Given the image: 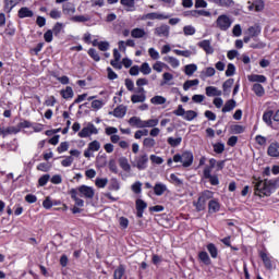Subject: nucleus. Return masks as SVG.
<instances>
[{
	"mask_svg": "<svg viewBox=\"0 0 279 279\" xmlns=\"http://www.w3.org/2000/svg\"><path fill=\"white\" fill-rule=\"evenodd\" d=\"M191 14L192 16H206V17L213 16L210 11H206V10H194L191 12Z\"/></svg>",
	"mask_w": 279,
	"mask_h": 279,
	"instance_id": "obj_44",
	"label": "nucleus"
},
{
	"mask_svg": "<svg viewBox=\"0 0 279 279\" xmlns=\"http://www.w3.org/2000/svg\"><path fill=\"white\" fill-rule=\"evenodd\" d=\"M253 5L256 12H263L265 10V0H255Z\"/></svg>",
	"mask_w": 279,
	"mask_h": 279,
	"instance_id": "obj_54",
	"label": "nucleus"
},
{
	"mask_svg": "<svg viewBox=\"0 0 279 279\" xmlns=\"http://www.w3.org/2000/svg\"><path fill=\"white\" fill-rule=\"evenodd\" d=\"M87 148H88V151H99V149H101V143L95 140L88 144Z\"/></svg>",
	"mask_w": 279,
	"mask_h": 279,
	"instance_id": "obj_43",
	"label": "nucleus"
},
{
	"mask_svg": "<svg viewBox=\"0 0 279 279\" xmlns=\"http://www.w3.org/2000/svg\"><path fill=\"white\" fill-rule=\"evenodd\" d=\"M143 145L144 147H146L147 149H151L153 147H156V140L151 138V137H146L143 141Z\"/></svg>",
	"mask_w": 279,
	"mask_h": 279,
	"instance_id": "obj_47",
	"label": "nucleus"
},
{
	"mask_svg": "<svg viewBox=\"0 0 279 279\" xmlns=\"http://www.w3.org/2000/svg\"><path fill=\"white\" fill-rule=\"evenodd\" d=\"M198 259L204 265H213V260L210 259V256L208 255V253L206 251H202L198 253Z\"/></svg>",
	"mask_w": 279,
	"mask_h": 279,
	"instance_id": "obj_24",
	"label": "nucleus"
},
{
	"mask_svg": "<svg viewBox=\"0 0 279 279\" xmlns=\"http://www.w3.org/2000/svg\"><path fill=\"white\" fill-rule=\"evenodd\" d=\"M235 73H236V66H234L233 63H229L226 70V76L232 77V75H234Z\"/></svg>",
	"mask_w": 279,
	"mask_h": 279,
	"instance_id": "obj_51",
	"label": "nucleus"
},
{
	"mask_svg": "<svg viewBox=\"0 0 279 279\" xmlns=\"http://www.w3.org/2000/svg\"><path fill=\"white\" fill-rule=\"evenodd\" d=\"M199 85V80H189L183 84V90H189L192 88V86H198Z\"/></svg>",
	"mask_w": 279,
	"mask_h": 279,
	"instance_id": "obj_45",
	"label": "nucleus"
},
{
	"mask_svg": "<svg viewBox=\"0 0 279 279\" xmlns=\"http://www.w3.org/2000/svg\"><path fill=\"white\" fill-rule=\"evenodd\" d=\"M132 38H145L147 36V32L143 28H133L131 31Z\"/></svg>",
	"mask_w": 279,
	"mask_h": 279,
	"instance_id": "obj_28",
	"label": "nucleus"
},
{
	"mask_svg": "<svg viewBox=\"0 0 279 279\" xmlns=\"http://www.w3.org/2000/svg\"><path fill=\"white\" fill-rule=\"evenodd\" d=\"M226 150V146L221 143H217V144H214V151L216 154H223V151Z\"/></svg>",
	"mask_w": 279,
	"mask_h": 279,
	"instance_id": "obj_63",
	"label": "nucleus"
},
{
	"mask_svg": "<svg viewBox=\"0 0 279 279\" xmlns=\"http://www.w3.org/2000/svg\"><path fill=\"white\" fill-rule=\"evenodd\" d=\"M126 112H128V107H125V106H123V105H120V106H118V107L113 110L112 114H113V117H116L117 119H123V118L125 117Z\"/></svg>",
	"mask_w": 279,
	"mask_h": 279,
	"instance_id": "obj_17",
	"label": "nucleus"
},
{
	"mask_svg": "<svg viewBox=\"0 0 279 279\" xmlns=\"http://www.w3.org/2000/svg\"><path fill=\"white\" fill-rule=\"evenodd\" d=\"M62 10L63 14H66L68 16H73V14L75 13V5H73V3L71 2H66L63 4Z\"/></svg>",
	"mask_w": 279,
	"mask_h": 279,
	"instance_id": "obj_23",
	"label": "nucleus"
},
{
	"mask_svg": "<svg viewBox=\"0 0 279 279\" xmlns=\"http://www.w3.org/2000/svg\"><path fill=\"white\" fill-rule=\"evenodd\" d=\"M150 104L154 106H162L163 104H167V98L163 96H155L150 99Z\"/></svg>",
	"mask_w": 279,
	"mask_h": 279,
	"instance_id": "obj_39",
	"label": "nucleus"
},
{
	"mask_svg": "<svg viewBox=\"0 0 279 279\" xmlns=\"http://www.w3.org/2000/svg\"><path fill=\"white\" fill-rule=\"evenodd\" d=\"M169 182H170L171 184H174V186H183V184H184V181H183L182 179H179V178L175 175V173H171V174H170V180H169Z\"/></svg>",
	"mask_w": 279,
	"mask_h": 279,
	"instance_id": "obj_41",
	"label": "nucleus"
},
{
	"mask_svg": "<svg viewBox=\"0 0 279 279\" xmlns=\"http://www.w3.org/2000/svg\"><path fill=\"white\" fill-rule=\"evenodd\" d=\"M140 71L143 73V75H149V73H151V68L149 66V63L144 62L141 65Z\"/></svg>",
	"mask_w": 279,
	"mask_h": 279,
	"instance_id": "obj_55",
	"label": "nucleus"
},
{
	"mask_svg": "<svg viewBox=\"0 0 279 279\" xmlns=\"http://www.w3.org/2000/svg\"><path fill=\"white\" fill-rule=\"evenodd\" d=\"M173 162H181L185 169L193 165V153L184 151L182 155L177 154L173 156Z\"/></svg>",
	"mask_w": 279,
	"mask_h": 279,
	"instance_id": "obj_2",
	"label": "nucleus"
},
{
	"mask_svg": "<svg viewBox=\"0 0 279 279\" xmlns=\"http://www.w3.org/2000/svg\"><path fill=\"white\" fill-rule=\"evenodd\" d=\"M203 178L205 180H209L211 186H219V177H217V174H213L210 169L207 168L206 170H203Z\"/></svg>",
	"mask_w": 279,
	"mask_h": 279,
	"instance_id": "obj_8",
	"label": "nucleus"
},
{
	"mask_svg": "<svg viewBox=\"0 0 279 279\" xmlns=\"http://www.w3.org/2000/svg\"><path fill=\"white\" fill-rule=\"evenodd\" d=\"M58 154H64V151H69V142H62L58 148H57Z\"/></svg>",
	"mask_w": 279,
	"mask_h": 279,
	"instance_id": "obj_61",
	"label": "nucleus"
},
{
	"mask_svg": "<svg viewBox=\"0 0 279 279\" xmlns=\"http://www.w3.org/2000/svg\"><path fill=\"white\" fill-rule=\"evenodd\" d=\"M271 119H274V110H268L264 112L263 114V121L266 123V125H271Z\"/></svg>",
	"mask_w": 279,
	"mask_h": 279,
	"instance_id": "obj_36",
	"label": "nucleus"
},
{
	"mask_svg": "<svg viewBox=\"0 0 279 279\" xmlns=\"http://www.w3.org/2000/svg\"><path fill=\"white\" fill-rule=\"evenodd\" d=\"M183 34L185 36H193L195 35V27H193L192 25H187L183 27Z\"/></svg>",
	"mask_w": 279,
	"mask_h": 279,
	"instance_id": "obj_60",
	"label": "nucleus"
},
{
	"mask_svg": "<svg viewBox=\"0 0 279 279\" xmlns=\"http://www.w3.org/2000/svg\"><path fill=\"white\" fill-rule=\"evenodd\" d=\"M21 132V128L19 126H9L4 129V134L3 136H8V134H19Z\"/></svg>",
	"mask_w": 279,
	"mask_h": 279,
	"instance_id": "obj_52",
	"label": "nucleus"
},
{
	"mask_svg": "<svg viewBox=\"0 0 279 279\" xmlns=\"http://www.w3.org/2000/svg\"><path fill=\"white\" fill-rule=\"evenodd\" d=\"M154 189V193L155 195H157V197H160L162 195H165V193H167L168 189H167V184L165 183H156Z\"/></svg>",
	"mask_w": 279,
	"mask_h": 279,
	"instance_id": "obj_14",
	"label": "nucleus"
},
{
	"mask_svg": "<svg viewBox=\"0 0 279 279\" xmlns=\"http://www.w3.org/2000/svg\"><path fill=\"white\" fill-rule=\"evenodd\" d=\"M147 99V95L145 94H135L131 96L132 104H143Z\"/></svg>",
	"mask_w": 279,
	"mask_h": 279,
	"instance_id": "obj_30",
	"label": "nucleus"
},
{
	"mask_svg": "<svg viewBox=\"0 0 279 279\" xmlns=\"http://www.w3.org/2000/svg\"><path fill=\"white\" fill-rule=\"evenodd\" d=\"M23 0H4V11L10 13L12 9L16 8Z\"/></svg>",
	"mask_w": 279,
	"mask_h": 279,
	"instance_id": "obj_20",
	"label": "nucleus"
},
{
	"mask_svg": "<svg viewBox=\"0 0 279 279\" xmlns=\"http://www.w3.org/2000/svg\"><path fill=\"white\" fill-rule=\"evenodd\" d=\"M148 56H150L151 60H160V52L156 48H149Z\"/></svg>",
	"mask_w": 279,
	"mask_h": 279,
	"instance_id": "obj_57",
	"label": "nucleus"
},
{
	"mask_svg": "<svg viewBox=\"0 0 279 279\" xmlns=\"http://www.w3.org/2000/svg\"><path fill=\"white\" fill-rule=\"evenodd\" d=\"M132 167H135V169H138V171H145L147 169V165L149 163V157L147 154H141L138 156H135L134 160L131 161Z\"/></svg>",
	"mask_w": 279,
	"mask_h": 279,
	"instance_id": "obj_3",
	"label": "nucleus"
},
{
	"mask_svg": "<svg viewBox=\"0 0 279 279\" xmlns=\"http://www.w3.org/2000/svg\"><path fill=\"white\" fill-rule=\"evenodd\" d=\"M147 19L148 21H165L169 19V15H165L162 13H147L146 15L143 16V20Z\"/></svg>",
	"mask_w": 279,
	"mask_h": 279,
	"instance_id": "obj_12",
	"label": "nucleus"
},
{
	"mask_svg": "<svg viewBox=\"0 0 279 279\" xmlns=\"http://www.w3.org/2000/svg\"><path fill=\"white\" fill-rule=\"evenodd\" d=\"M73 23H88L90 21V15H75L71 17Z\"/></svg>",
	"mask_w": 279,
	"mask_h": 279,
	"instance_id": "obj_34",
	"label": "nucleus"
},
{
	"mask_svg": "<svg viewBox=\"0 0 279 279\" xmlns=\"http://www.w3.org/2000/svg\"><path fill=\"white\" fill-rule=\"evenodd\" d=\"M119 166L126 173H130V171H132V166H130V161H128V158H125V157H121L119 159Z\"/></svg>",
	"mask_w": 279,
	"mask_h": 279,
	"instance_id": "obj_25",
	"label": "nucleus"
},
{
	"mask_svg": "<svg viewBox=\"0 0 279 279\" xmlns=\"http://www.w3.org/2000/svg\"><path fill=\"white\" fill-rule=\"evenodd\" d=\"M248 82H257V84H265L267 76L260 74H251L247 76Z\"/></svg>",
	"mask_w": 279,
	"mask_h": 279,
	"instance_id": "obj_19",
	"label": "nucleus"
},
{
	"mask_svg": "<svg viewBox=\"0 0 279 279\" xmlns=\"http://www.w3.org/2000/svg\"><path fill=\"white\" fill-rule=\"evenodd\" d=\"M95 184L98 189H106L108 185V179H96Z\"/></svg>",
	"mask_w": 279,
	"mask_h": 279,
	"instance_id": "obj_59",
	"label": "nucleus"
},
{
	"mask_svg": "<svg viewBox=\"0 0 279 279\" xmlns=\"http://www.w3.org/2000/svg\"><path fill=\"white\" fill-rule=\"evenodd\" d=\"M198 47L201 49H204L205 53H207L208 56L215 53V48H213V45L210 44V40H208V39H204V40L199 41Z\"/></svg>",
	"mask_w": 279,
	"mask_h": 279,
	"instance_id": "obj_10",
	"label": "nucleus"
},
{
	"mask_svg": "<svg viewBox=\"0 0 279 279\" xmlns=\"http://www.w3.org/2000/svg\"><path fill=\"white\" fill-rule=\"evenodd\" d=\"M196 71H197V64L191 63L185 65V75H189V77H191V75H193V73H195Z\"/></svg>",
	"mask_w": 279,
	"mask_h": 279,
	"instance_id": "obj_46",
	"label": "nucleus"
},
{
	"mask_svg": "<svg viewBox=\"0 0 279 279\" xmlns=\"http://www.w3.org/2000/svg\"><path fill=\"white\" fill-rule=\"evenodd\" d=\"M135 206H136V217H138V219H143V213H145V209L147 208V203H145V201L138 198L135 202Z\"/></svg>",
	"mask_w": 279,
	"mask_h": 279,
	"instance_id": "obj_9",
	"label": "nucleus"
},
{
	"mask_svg": "<svg viewBox=\"0 0 279 279\" xmlns=\"http://www.w3.org/2000/svg\"><path fill=\"white\" fill-rule=\"evenodd\" d=\"M232 19L228 16L227 14H221L216 20V27L220 29V32H228L230 27H232Z\"/></svg>",
	"mask_w": 279,
	"mask_h": 279,
	"instance_id": "obj_4",
	"label": "nucleus"
},
{
	"mask_svg": "<svg viewBox=\"0 0 279 279\" xmlns=\"http://www.w3.org/2000/svg\"><path fill=\"white\" fill-rule=\"evenodd\" d=\"M259 257L262 258L266 269H268V271H271V269H274V262H271V257H269V255H267V253L263 251L259 252Z\"/></svg>",
	"mask_w": 279,
	"mask_h": 279,
	"instance_id": "obj_11",
	"label": "nucleus"
},
{
	"mask_svg": "<svg viewBox=\"0 0 279 279\" xmlns=\"http://www.w3.org/2000/svg\"><path fill=\"white\" fill-rule=\"evenodd\" d=\"M163 61L170 64L172 69H178V66H180V60L175 57L166 56L163 57Z\"/></svg>",
	"mask_w": 279,
	"mask_h": 279,
	"instance_id": "obj_22",
	"label": "nucleus"
},
{
	"mask_svg": "<svg viewBox=\"0 0 279 279\" xmlns=\"http://www.w3.org/2000/svg\"><path fill=\"white\" fill-rule=\"evenodd\" d=\"M207 252H209L211 258H217V256H219V250L214 243L207 244Z\"/></svg>",
	"mask_w": 279,
	"mask_h": 279,
	"instance_id": "obj_35",
	"label": "nucleus"
},
{
	"mask_svg": "<svg viewBox=\"0 0 279 279\" xmlns=\"http://www.w3.org/2000/svg\"><path fill=\"white\" fill-rule=\"evenodd\" d=\"M163 66H167V64L162 63V61H157L156 63H154L153 70L157 73H162Z\"/></svg>",
	"mask_w": 279,
	"mask_h": 279,
	"instance_id": "obj_62",
	"label": "nucleus"
},
{
	"mask_svg": "<svg viewBox=\"0 0 279 279\" xmlns=\"http://www.w3.org/2000/svg\"><path fill=\"white\" fill-rule=\"evenodd\" d=\"M92 134H99V130H97V126L93 123H88L87 126L78 132L80 138H88Z\"/></svg>",
	"mask_w": 279,
	"mask_h": 279,
	"instance_id": "obj_6",
	"label": "nucleus"
},
{
	"mask_svg": "<svg viewBox=\"0 0 279 279\" xmlns=\"http://www.w3.org/2000/svg\"><path fill=\"white\" fill-rule=\"evenodd\" d=\"M253 92L257 97H263V95H265V87H263V85H260L259 83H255L253 85Z\"/></svg>",
	"mask_w": 279,
	"mask_h": 279,
	"instance_id": "obj_38",
	"label": "nucleus"
},
{
	"mask_svg": "<svg viewBox=\"0 0 279 279\" xmlns=\"http://www.w3.org/2000/svg\"><path fill=\"white\" fill-rule=\"evenodd\" d=\"M252 185L254 187V195L257 197H270L271 193L276 192L278 181L253 177Z\"/></svg>",
	"mask_w": 279,
	"mask_h": 279,
	"instance_id": "obj_1",
	"label": "nucleus"
},
{
	"mask_svg": "<svg viewBox=\"0 0 279 279\" xmlns=\"http://www.w3.org/2000/svg\"><path fill=\"white\" fill-rule=\"evenodd\" d=\"M205 90H206L207 97H221V95H223V92H221V89L215 86H208L206 87Z\"/></svg>",
	"mask_w": 279,
	"mask_h": 279,
	"instance_id": "obj_18",
	"label": "nucleus"
},
{
	"mask_svg": "<svg viewBox=\"0 0 279 279\" xmlns=\"http://www.w3.org/2000/svg\"><path fill=\"white\" fill-rule=\"evenodd\" d=\"M119 189H121L119 181L117 179H111L109 183V191H119Z\"/></svg>",
	"mask_w": 279,
	"mask_h": 279,
	"instance_id": "obj_56",
	"label": "nucleus"
},
{
	"mask_svg": "<svg viewBox=\"0 0 279 279\" xmlns=\"http://www.w3.org/2000/svg\"><path fill=\"white\" fill-rule=\"evenodd\" d=\"M51 179V175L49 174H44L41 178L38 180L39 186H46L47 182Z\"/></svg>",
	"mask_w": 279,
	"mask_h": 279,
	"instance_id": "obj_64",
	"label": "nucleus"
},
{
	"mask_svg": "<svg viewBox=\"0 0 279 279\" xmlns=\"http://www.w3.org/2000/svg\"><path fill=\"white\" fill-rule=\"evenodd\" d=\"M220 208H221V205L219 204V201H217V199L209 201V203H208V211L210 214L219 213Z\"/></svg>",
	"mask_w": 279,
	"mask_h": 279,
	"instance_id": "obj_21",
	"label": "nucleus"
},
{
	"mask_svg": "<svg viewBox=\"0 0 279 279\" xmlns=\"http://www.w3.org/2000/svg\"><path fill=\"white\" fill-rule=\"evenodd\" d=\"M267 154L271 158H279V143L278 142L271 143L268 146Z\"/></svg>",
	"mask_w": 279,
	"mask_h": 279,
	"instance_id": "obj_13",
	"label": "nucleus"
},
{
	"mask_svg": "<svg viewBox=\"0 0 279 279\" xmlns=\"http://www.w3.org/2000/svg\"><path fill=\"white\" fill-rule=\"evenodd\" d=\"M60 95L63 97V99H73V88L68 86L65 89L60 90Z\"/></svg>",
	"mask_w": 279,
	"mask_h": 279,
	"instance_id": "obj_33",
	"label": "nucleus"
},
{
	"mask_svg": "<svg viewBox=\"0 0 279 279\" xmlns=\"http://www.w3.org/2000/svg\"><path fill=\"white\" fill-rule=\"evenodd\" d=\"M183 119L185 121H193V119H197V112H195L194 110H187L185 111Z\"/></svg>",
	"mask_w": 279,
	"mask_h": 279,
	"instance_id": "obj_49",
	"label": "nucleus"
},
{
	"mask_svg": "<svg viewBox=\"0 0 279 279\" xmlns=\"http://www.w3.org/2000/svg\"><path fill=\"white\" fill-rule=\"evenodd\" d=\"M193 205L195 206L197 213H202V210L206 209V202L202 199L199 196L197 202H194Z\"/></svg>",
	"mask_w": 279,
	"mask_h": 279,
	"instance_id": "obj_40",
	"label": "nucleus"
},
{
	"mask_svg": "<svg viewBox=\"0 0 279 279\" xmlns=\"http://www.w3.org/2000/svg\"><path fill=\"white\" fill-rule=\"evenodd\" d=\"M168 144L170 147H178L182 144V137H168Z\"/></svg>",
	"mask_w": 279,
	"mask_h": 279,
	"instance_id": "obj_50",
	"label": "nucleus"
},
{
	"mask_svg": "<svg viewBox=\"0 0 279 279\" xmlns=\"http://www.w3.org/2000/svg\"><path fill=\"white\" fill-rule=\"evenodd\" d=\"M170 32L171 27L167 24H162L155 28V36H159V38H169Z\"/></svg>",
	"mask_w": 279,
	"mask_h": 279,
	"instance_id": "obj_7",
	"label": "nucleus"
},
{
	"mask_svg": "<svg viewBox=\"0 0 279 279\" xmlns=\"http://www.w3.org/2000/svg\"><path fill=\"white\" fill-rule=\"evenodd\" d=\"M123 276H125V266L119 265L113 271V279H123Z\"/></svg>",
	"mask_w": 279,
	"mask_h": 279,
	"instance_id": "obj_32",
	"label": "nucleus"
},
{
	"mask_svg": "<svg viewBox=\"0 0 279 279\" xmlns=\"http://www.w3.org/2000/svg\"><path fill=\"white\" fill-rule=\"evenodd\" d=\"M215 73H217L215 68L209 66L201 72V77H202V80H206V77H213L215 75Z\"/></svg>",
	"mask_w": 279,
	"mask_h": 279,
	"instance_id": "obj_31",
	"label": "nucleus"
},
{
	"mask_svg": "<svg viewBox=\"0 0 279 279\" xmlns=\"http://www.w3.org/2000/svg\"><path fill=\"white\" fill-rule=\"evenodd\" d=\"M159 120L158 119H149V120H143V128H156L158 125Z\"/></svg>",
	"mask_w": 279,
	"mask_h": 279,
	"instance_id": "obj_42",
	"label": "nucleus"
},
{
	"mask_svg": "<svg viewBox=\"0 0 279 279\" xmlns=\"http://www.w3.org/2000/svg\"><path fill=\"white\" fill-rule=\"evenodd\" d=\"M236 108V101L234 99L228 100L222 107V112H232Z\"/></svg>",
	"mask_w": 279,
	"mask_h": 279,
	"instance_id": "obj_29",
	"label": "nucleus"
},
{
	"mask_svg": "<svg viewBox=\"0 0 279 279\" xmlns=\"http://www.w3.org/2000/svg\"><path fill=\"white\" fill-rule=\"evenodd\" d=\"M76 191L80 193L81 197H85V199H93V197H95V189L93 186L81 185Z\"/></svg>",
	"mask_w": 279,
	"mask_h": 279,
	"instance_id": "obj_5",
	"label": "nucleus"
},
{
	"mask_svg": "<svg viewBox=\"0 0 279 279\" xmlns=\"http://www.w3.org/2000/svg\"><path fill=\"white\" fill-rule=\"evenodd\" d=\"M234 85V78H228L223 84H222V90L223 95H230V89Z\"/></svg>",
	"mask_w": 279,
	"mask_h": 279,
	"instance_id": "obj_27",
	"label": "nucleus"
},
{
	"mask_svg": "<svg viewBox=\"0 0 279 279\" xmlns=\"http://www.w3.org/2000/svg\"><path fill=\"white\" fill-rule=\"evenodd\" d=\"M173 53H175V56H182L183 58H191V56H193V52L191 50L174 49Z\"/></svg>",
	"mask_w": 279,
	"mask_h": 279,
	"instance_id": "obj_53",
	"label": "nucleus"
},
{
	"mask_svg": "<svg viewBox=\"0 0 279 279\" xmlns=\"http://www.w3.org/2000/svg\"><path fill=\"white\" fill-rule=\"evenodd\" d=\"M71 198L75 202V206L84 208V199L77 197V189L70 190Z\"/></svg>",
	"mask_w": 279,
	"mask_h": 279,
	"instance_id": "obj_15",
	"label": "nucleus"
},
{
	"mask_svg": "<svg viewBox=\"0 0 279 279\" xmlns=\"http://www.w3.org/2000/svg\"><path fill=\"white\" fill-rule=\"evenodd\" d=\"M129 124L132 125L133 128H141L143 129V120L138 117H132L129 120Z\"/></svg>",
	"mask_w": 279,
	"mask_h": 279,
	"instance_id": "obj_37",
	"label": "nucleus"
},
{
	"mask_svg": "<svg viewBox=\"0 0 279 279\" xmlns=\"http://www.w3.org/2000/svg\"><path fill=\"white\" fill-rule=\"evenodd\" d=\"M121 5H123L126 9V12H134V8L136 5L135 0H120Z\"/></svg>",
	"mask_w": 279,
	"mask_h": 279,
	"instance_id": "obj_26",
	"label": "nucleus"
},
{
	"mask_svg": "<svg viewBox=\"0 0 279 279\" xmlns=\"http://www.w3.org/2000/svg\"><path fill=\"white\" fill-rule=\"evenodd\" d=\"M19 19H32L34 16V11L29 10L27 7H23L17 12Z\"/></svg>",
	"mask_w": 279,
	"mask_h": 279,
	"instance_id": "obj_16",
	"label": "nucleus"
},
{
	"mask_svg": "<svg viewBox=\"0 0 279 279\" xmlns=\"http://www.w3.org/2000/svg\"><path fill=\"white\" fill-rule=\"evenodd\" d=\"M88 56L95 60V62H99L101 60V57H99V53L95 48H90L88 50Z\"/></svg>",
	"mask_w": 279,
	"mask_h": 279,
	"instance_id": "obj_58",
	"label": "nucleus"
},
{
	"mask_svg": "<svg viewBox=\"0 0 279 279\" xmlns=\"http://www.w3.org/2000/svg\"><path fill=\"white\" fill-rule=\"evenodd\" d=\"M247 34H248V36H251V38H254V37L258 36V34H260V27L259 26H251L247 29Z\"/></svg>",
	"mask_w": 279,
	"mask_h": 279,
	"instance_id": "obj_48",
	"label": "nucleus"
}]
</instances>
